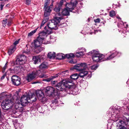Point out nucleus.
I'll return each instance as SVG.
<instances>
[{
    "instance_id": "1",
    "label": "nucleus",
    "mask_w": 129,
    "mask_h": 129,
    "mask_svg": "<svg viewBox=\"0 0 129 129\" xmlns=\"http://www.w3.org/2000/svg\"><path fill=\"white\" fill-rule=\"evenodd\" d=\"M72 81L67 80H63L57 84V81H51V84L53 86L56 87V89L58 90L65 91V87L70 88L72 84Z\"/></svg>"
},
{
    "instance_id": "2",
    "label": "nucleus",
    "mask_w": 129,
    "mask_h": 129,
    "mask_svg": "<svg viewBox=\"0 0 129 129\" xmlns=\"http://www.w3.org/2000/svg\"><path fill=\"white\" fill-rule=\"evenodd\" d=\"M50 43L49 41H47L45 42L44 41H43L38 38L34 40L32 43V45L33 47L36 50L37 53H38L42 51L44 49L40 47L42 44H46Z\"/></svg>"
},
{
    "instance_id": "3",
    "label": "nucleus",
    "mask_w": 129,
    "mask_h": 129,
    "mask_svg": "<svg viewBox=\"0 0 129 129\" xmlns=\"http://www.w3.org/2000/svg\"><path fill=\"white\" fill-rule=\"evenodd\" d=\"M89 54L92 55V58L94 62H99L104 61L103 60L104 56L102 54L99 53L97 51L93 50L89 52Z\"/></svg>"
},
{
    "instance_id": "4",
    "label": "nucleus",
    "mask_w": 129,
    "mask_h": 129,
    "mask_svg": "<svg viewBox=\"0 0 129 129\" xmlns=\"http://www.w3.org/2000/svg\"><path fill=\"white\" fill-rule=\"evenodd\" d=\"M129 122V115L126 114L123 115L122 120H120L116 123V126L118 129H122L125 128L124 126L129 125L127 122Z\"/></svg>"
},
{
    "instance_id": "5",
    "label": "nucleus",
    "mask_w": 129,
    "mask_h": 129,
    "mask_svg": "<svg viewBox=\"0 0 129 129\" xmlns=\"http://www.w3.org/2000/svg\"><path fill=\"white\" fill-rule=\"evenodd\" d=\"M30 100L33 102L35 101L36 100V98L35 95L32 94L30 98L28 97V95H23L20 99L21 104L23 106H25L27 104L28 100Z\"/></svg>"
},
{
    "instance_id": "6",
    "label": "nucleus",
    "mask_w": 129,
    "mask_h": 129,
    "mask_svg": "<svg viewBox=\"0 0 129 129\" xmlns=\"http://www.w3.org/2000/svg\"><path fill=\"white\" fill-rule=\"evenodd\" d=\"M13 99H6L4 100L1 104L2 108L5 110L10 109L14 104Z\"/></svg>"
},
{
    "instance_id": "7",
    "label": "nucleus",
    "mask_w": 129,
    "mask_h": 129,
    "mask_svg": "<svg viewBox=\"0 0 129 129\" xmlns=\"http://www.w3.org/2000/svg\"><path fill=\"white\" fill-rule=\"evenodd\" d=\"M74 9V6L72 3L67 4L66 7L62 10L61 12V14L64 16L69 15L70 12H72Z\"/></svg>"
},
{
    "instance_id": "8",
    "label": "nucleus",
    "mask_w": 129,
    "mask_h": 129,
    "mask_svg": "<svg viewBox=\"0 0 129 129\" xmlns=\"http://www.w3.org/2000/svg\"><path fill=\"white\" fill-rule=\"evenodd\" d=\"M45 91L46 94L48 96L52 95L53 94L55 96H57L60 95V93L55 90L53 87L48 86L46 88L45 90Z\"/></svg>"
},
{
    "instance_id": "9",
    "label": "nucleus",
    "mask_w": 129,
    "mask_h": 129,
    "mask_svg": "<svg viewBox=\"0 0 129 129\" xmlns=\"http://www.w3.org/2000/svg\"><path fill=\"white\" fill-rule=\"evenodd\" d=\"M44 29L45 30H47L48 31H50V33L51 34L52 29L57 30L58 29V27L55 23L53 22V21L52 20L51 22H49L47 26H45Z\"/></svg>"
},
{
    "instance_id": "10",
    "label": "nucleus",
    "mask_w": 129,
    "mask_h": 129,
    "mask_svg": "<svg viewBox=\"0 0 129 129\" xmlns=\"http://www.w3.org/2000/svg\"><path fill=\"white\" fill-rule=\"evenodd\" d=\"M46 30V32L43 31L39 33V36L37 38L43 41H44L45 42H46L47 41H45V38L48 35L50 34L51 33L50 31H48L47 30Z\"/></svg>"
},
{
    "instance_id": "11",
    "label": "nucleus",
    "mask_w": 129,
    "mask_h": 129,
    "mask_svg": "<svg viewBox=\"0 0 129 129\" xmlns=\"http://www.w3.org/2000/svg\"><path fill=\"white\" fill-rule=\"evenodd\" d=\"M40 70H39L36 72H33L31 74H28L26 77V79L28 82L35 78L38 75L40 74Z\"/></svg>"
},
{
    "instance_id": "12",
    "label": "nucleus",
    "mask_w": 129,
    "mask_h": 129,
    "mask_svg": "<svg viewBox=\"0 0 129 129\" xmlns=\"http://www.w3.org/2000/svg\"><path fill=\"white\" fill-rule=\"evenodd\" d=\"M36 94L38 99L43 103H45L47 99L44 97V94L41 91H39L36 92Z\"/></svg>"
},
{
    "instance_id": "13",
    "label": "nucleus",
    "mask_w": 129,
    "mask_h": 129,
    "mask_svg": "<svg viewBox=\"0 0 129 129\" xmlns=\"http://www.w3.org/2000/svg\"><path fill=\"white\" fill-rule=\"evenodd\" d=\"M67 80L71 81H72V80ZM72 83H73L72 82ZM73 84H72V87H71L70 88H69L70 89H68L67 90V91H66L67 90L66 89V90L64 92H65L66 93L67 92V93L69 94H72L74 95H76L78 93V89L77 87H75L73 88H72L73 87Z\"/></svg>"
},
{
    "instance_id": "14",
    "label": "nucleus",
    "mask_w": 129,
    "mask_h": 129,
    "mask_svg": "<svg viewBox=\"0 0 129 129\" xmlns=\"http://www.w3.org/2000/svg\"><path fill=\"white\" fill-rule=\"evenodd\" d=\"M120 112L119 110L115 109L113 112V114L109 113V116L110 117V116H111V117L112 118V119L114 121H118L117 118L119 117V113Z\"/></svg>"
},
{
    "instance_id": "15",
    "label": "nucleus",
    "mask_w": 129,
    "mask_h": 129,
    "mask_svg": "<svg viewBox=\"0 0 129 129\" xmlns=\"http://www.w3.org/2000/svg\"><path fill=\"white\" fill-rule=\"evenodd\" d=\"M26 61V56L23 55H21L19 58L16 60V64L18 65H22L25 63Z\"/></svg>"
},
{
    "instance_id": "16",
    "label": "nucleus",
    "mask_w": 129,
    "mask_h": 129,
    "mask_svg": "<svg viewBox=\"0 0 129 129\" xmlns=\"http://www.w3.org/2000/svg\"><path fill=\"white\" fill-rule=\"evenodd\" d=\"M11 79L14 85L18 86L20 84V79L18 76L13 75Z\"/></svg>"
},
{
    "instance_id": "17",
    "label": "nucleus",
    "mask_w": 129,
    "mask_h": 129,
    "mask_svg": "<svg viewBox=\"0 0 129 129\" xmlns=\"http://www.w3.org/2000/svg\"><path fill=\"white\" fill-rule=\"evenodd\" d=\"M53 7H52V5H50L49 7H44V9L45 10L44 15L46 16H49L50 15Z\"/></svg>"
},
{
    "instance_id": "18",
    "label": "nucleus",
    "mask_w": 129,
    "mask_h": 129,
    "mask_svg": "<svg viewBox=\"0 0 129 129\" xmlns=\"http://www.w3.org/2000/svg\"><path fill=\"white\" fill-rule=\"evenodd\" d=\"M121 54V53L120 52H115L114 53H112V54L110 55L108 57H105L104 56L103 60L104 61L110 60L113 58L117 55H118L119 56L120 55V54Z\"/></svg>"
},
{
    "instance_id": "19",
    "label": "nucleus",
    "mask_w": 129,
    "mask_h": 129,
    "mask_svg": "<svg viewBox=\"0 0 129 129\" xmlns=\"http://www.w3.org/2000/svg\"><path fill=\"white\" fill-rule=\"evenodd\" d=\"M58 100L57 99H55L52 101L51 104L50 105V106L52 109H56V106L58 105Z\"/></svg>"
},
{
    "instance_id": "20",
    "label": "nucleus",
    "mask_w": 129,
    "mask_h": 129,
    "mask_svg": "<svg viewBox=\"0 0 129 129\" xmlns=\"http://www.w3.org/2000/svg\"><path fill=\"white\" fill-rule=\"evenodd\" d=\"M13 124L16 129H20L23 127L22 123H18L17 122V121L14 122Z\"/></svg>"
},
{
    "instance_id": "21",
    "label": "nucleus",
    "mask_w": 129,
    "mask_h": 129,
    "mask_svg": "<svg viewBox=\"0 0 129 129\" xmlns=\"http://www.w3.org/2000/svg\"><path fill=\"white\" fill-rule=\"evenodd\" d=\"M61 19L60 17H56L54 18V19L52 20L53 21V22H54L55 23V24H56L57 25H61V24L60 25L59 24V23H60V20H61Z\"/></svg>"
},
{
    "instance_id": "22",
    "label": "nucleus",
    "mask_w": 129,
    "mask_h": 129,
    "mask_svg": "<svg viewBox=\"0 0 129 129\" xmlns=\"http://www.w3.org/2000/svg\"><path fill=\"white\" fill-rule=\"evenodd\" d=\"M82 71L78 75L79 77L81 78H83L84 76H86L88 72L87 71H84V70L81 71Z\"/></svg>"
},
{
    "instance_id": "23",
    "label": "nucleus",
    "mask_w": 129,
    "mask_h": 129,
    "mask_svg": "<svg viewBox=\"0 0 129 129\" xmlns=\"http://www.w3.org/2000/svg\"><path fill=\"white\" fill-rule=\"evenodd\" d=\"M16 49V46H11L9 49L8 53L9 55H11L15 51Z\"/></svg>"
},
{
    "instance_id": "24",
    "label": "nucleus",
    "mask_w": 129,
    "mask_h": 129,
    "mask_svg": "<svg viewBox=\"0 0 129 129\" xmlns=\"http://www.w3.org/2000/svg\"><path fill=\"white\" fill-rule=\"evenodd\" d=\"M33 59L34 61V63L35 64L38 63L40 61V59L39 56H35L33 57Z\"/></svg>"
},
{
    "instance_id": "25",
    "label": "nucleus",
    "mask_w": 129,
    "mask_h": 129,
    "mask_svg": "<svg viewBox=\"0 0 129 129\" xmlns=\"http://www.w3.org/2000/svg\"><path fill=\"white\" fill-rule=\"evenodd\" d=\"M55 53L54 52H50L48 54V57L50 59L54 58L56 56Z\"/></svg>"
},
{
    "instance_id": "26",
    "label": "nucleus",
    "mask_w": 129,
    "mask_h": 129,
    "mask_svg": "<svg viewBox=\"0 0 129 129\" xmlns=\"http://www.w3.org/2000/svg\"><path fill=\"white\" fill-rule=\"evenodd\" d=\"M47 63L45 62L42 63L39 66L40 68L42 69H46L47 68Z\"/></svg>"
},
{
    "instance_id": "27",
    "label": "nucleus",
    "mask_w": 129,
    "mask_h": 129,
    "mask_svg": "<svg viewBox=\"0 0 129 129\" xmlns=\"http://www.w3.org/2000/svg\"><path fill=\"white\" fill-rule=\"evenodd\" d=\"M78 51L80 52L83 55H84L86 52V50L84 48L82 47L79 48L78 49Z\"/></svg>"
},
{
    "instance_id": "28",
    "label": "nucleus",
    "mask_w": 129,
    "mask_h": 129,
    "mask_svg": "<svg viewBox=\"0 0 129 129\" xmlns=\"http://www.w3.org/2000/svg\"><path fill=\"white\" fill-rule=\"evenodd\" d=\"M56 58L58 59H64L65 58V55L62 53H58L57 54Z\"/></svg>"
},
{
    "instance_id": "29",
    "label": "nucleus",
    "mask_w": 129,
    "mask_h": 129,
    "mask_svg": "<svg viewBox=\"0 0 129 129\" xmlns=\"http://www.w3.org/2000/svg\"><path fill=\"white\" fill-rule=\"evenodd\" d=\"M80 64L81 68L82 69V71H83V70H84L87 68V65L85 63H80Z\"/></svg>"
},
{
    "instance_id": "30",
    "label": "nucleus",
    "mask_w": 129,
    "mask_h": 129,
    "mask_svg": "<svg viewBox=\"0 0 129 129\" xmlns=\"http://www.w3.org/2000/svg\"><path fill=\"white\" fill-rule=\"evenodd\" d=\"M73 68L78 71H82V69L81 68L80 63L77 64L76 65L74 66Z\"/></svg>"
},
{
    "instance_id": "31",
    "label": "nucleus",
    "mask_w": 129,
    "mask_h": 129,
    "mask_svg": "<svg viewBox=\"0 0 129 129\" xmlns=\"http://www.w3.org/2000/svg\"><path fill=\"white\" fill-rule=\"evenodd\" d=\"M79 77V75L77 74H75L74 75H72L70 78L72 80H75L77 79Z\"/></svg>"
},
{
    "instance_id": "32",
    "label": "nucleus",
    "mask_w": 129,
    "mask_h": 129,
    "mask_svg": "<svg viewBox=\"0 0 129 129\" xmlns=\"http://www.w3.org/2000/svg\"><path fill=\"white\" fill-rule=\"evenodd\" d=\"M74 55L73 54L70 53L66 54L65 55V57H66L68 58H69L73 57H74Z\"/></svg>"
},
{
    "instance_id": "33",
    "label": "nucleus",
    "mask_w": 129,
    "mask_h": 129,
    "mask_svg": "<svg viewBox=\"0 0 129 129\" xmlns=\"http://www.w3.org/2000/svg\"><path fill=\"white\" fill-rule=\"evenodd\" d=\"M99 67V65L98 64H96L93 65L90 67V69L92 70H95Z\"/></svg>"
},
{
    "instance_id": "34",
    "label": "nucleus",
    "mask_w": 129,
    "mask_h": 129,
    "mask_svg": "<svg viewBox=\"0 0 129 129\" xmlns=\"http://www.w3.org/2000/svg\"><path fill=\"white\" fill-rule=\"evenodd\" d=\"M75 55V56L78 57H82L84 55L83 54H82V53H80V52L79 51L76 52Z\"/></svg>"
},
{
    "instance_id": "35",
    "label": "nucleus",
    "mask_w": 129,
    "mask_h": 129,
    "mask_svg": "<svg viewBox=\"0 0 129 129\" xmlns=\"http://www.w3.org/2000/svg\"><path fill=\"white\" fill-rule=\"evenodd\" d=\"M50 3V0H45L44 7L48 6V5Z\"/></svg>"
},
{
    "instance_id": "36",
    "label": "nucleus",
    "mask_w": 129,
    "mask_h": 129,
    "mask_svg": "<svg viewBox=\"0 0 129 129\" xmlns=\"http://www.w3.org/2000/svg\"><path fill=\"white\" fill-rule=\"evenodd\" d=\"M39 27H37V29L34 30L32 31L30 33H28V36H30L33 35L37 31V29H38Z\"/></svg>"
},
{
    "instance_id": "37",
    "label": "nucleus",
    "mask_w": 129,
    "mask_h": 129,
    "mask_svg": "<svg viewBox=\"0 0 129 129\" xmlns=\"http://www.w3.org/2000/svg\"><path fill=\"white\" fill-rule=\"evenodd\" d=\"M116 14L115 12L113 11H111L109 12V15L111 17H113Z\"/></svg>"
},
{
    "instance_id": "38",
    "label": "nucleus",
    "mask_w": 129,
    "mask_h": 129,
    "mask_svg": "<svg viewBox=\"0 0 129 129\" xmlns=\"http://www.w3.org/2000/svg\"><path fill=\"white\" fill-rule=\"evenodd\" d=\"M61 7H60V6H58V7H57V6H56L55 8L54 9V11H55V12H59L60 10V9Z\"/></svg>"
},
{
    "instance_id": "39",
    "label": "nucleus",
    "mask_w": 129,
    "mask_h": 129,
    "mask_svg": "<svg viewBox=\"0 0 129 129\" xmlns=\"http://www.w3.org/2000/svg\"><path fill=\"white\" fill-rule=\"evenodd\" d=\"M48 76V75L44 74H42L41 75H39V77L40 78H46Z\"/></svg>"
},
{
    "instance_id": "40",
    "label": "nucleus",
    "mask_w": 129,
    "mask_h": 129,
    "mask_svg": "<svg viewBox=\"0 0 129 129\" xmlns=\"http://www.w3.org/2000/svg\"><path fill=\"white\" fill-rule=\"evenodd\" d=\"M53 80L52 79V77L51 76L49 78L46 79L45 80H43V81H46L49 82L51 80Z\"/></svg>"
},
{
    "instance_id": "41",
    "label": "nucleus",
    "mask_w": 129,
    "mask_h": 129,
    "mask_svg": "<svg viewBox=\"0 0 129 129\" xmlns=\"http://www.w3.org/2000/svg\"><path fill=\"white\" fill-rule=\"evenodd\" d=\"M44 20L43 21H45V22L46 23L48 20V16H46L44 15Z\"/></svg>"
},
{
    "instance_id": "42",
    "label": "nucleus",
    "mask_w": 129,
    "mask_h": 129,
    "mask_svg": "<svg viewBox=\"0 0 129 129\" xmlns=\"http://www.w3.org/2000/svg\"><path fill=\"white\" fill-rule=\"evenodd\" d=\"M120 23L121 24V26H120V24H118V27H119L120 28H121V27H122V28H123L124 27V26L123 25L124 23H123V22L122 21H121Z\"/></svg>"
},
{
    "instance_id": "43",
    "label": "nucleus",
    "mask_w": 129,
    "mask_h": 129,
    "mask_svg": "<svg viewBox=\"0 0 129 129\" xmlns=\"http://www.w3.org/2000/svg\"><path fill=\"white\" fill-rule=\"evenodd\" d=\"M7 20L6 19V20H3L2 24L3 26L4 27H5L7 23Z\"/></svg>"
},
{
    "instance_id": "44",
    "label": "nucleus",
    "mask_w": 129,
    "mask_h": 129,
    "mask_svg": "<svg viewBox=\"0 0 129 129\" xmlns=\"http://www.w3.org/2000/svg\"><path fill=\"white\" fill-rule=\"evenodd\" d=\"M7 62L6 63L4 66L3 67V68L2 72L3 73H4V72H5V70L7 67Z\"/></svg>"
},
{
    "instance_id": "45",
    "label": "nucleus",
    "mask_w": 129,
    "mask_h": 129,
    "mask_svg": "<svg viewBox=\"0 0 129 129\" xmlns=\"http://www.w3.org/2000/svg\"><path fill=\"white\" fill-rule=\"evenodd\" d=\"M24 1L26 2V4L27 5H28L30 4L31 0H24Z\"/></svg>"
},
{
    "instance_id": "46",
    "label": "nucleus",
    "mask_w": 129,
    "mask_h": 129,
    "mask_svg": "<svg viewBox=\"0 0 129 129\" xmlns=\"http://www.w3.org/2000/svg\"><path fill=\"white\" fill-rule=\"evenodd\" d=\"M59 75V74H56L54 75H53V76H51V77H52V79H54V78H56V77H57Z\"/></svg>"
},
{
    "instance_id": "47",
    "label": "nucleus",
    "mask_w": 129,
    "mask_h": 129,
    "mask_svg": "<svg viewBox=\"0 0 129 129\" xmlns=\"http://www.w3.org/2000/svg\"><path fill=\"white\" fill-rule=\"evenodd\" d=\"M94 22L95 23H99L100 21V19L99 18H97L94 20Z\"/></svg>"
},
{
    "instance_id": "48",
    "label": "nucleus",
    "mask_w": 129,
    "mask_h": 129,
    "mask_svg": "<svg viewBox=\"0 0 129 129\" xmlns=\"http://www.w3.org/2000/svg\"><path fill=\"white\" fill-rule=\"evenodd\" d=\"M20 40H18L17 41H16L15 42H14V45H16L17 44H18L19 43V41Z\"/></svg>"
},
{
    "instance_id": "49",
    "label": "nucleus",
    "mask_w": 129,
    "mask_h": 129,
    "mask_svg": "<svg viewBox=\"0 0 129 129\" xmlns=\"http://www.w3.org/2000/svg\"><path fill=\"white\" fill-rule=\"evenodd\" d=\"M46 22H45V21H43L42 23L41 24V26H40V28H41V27L43 26L44 24Z\"/></svg>"
},
{
    "instance_id": "50",
    "label": "nucleus",
    "mask_w": 129,
    "mask_h": 129,
    "mask_svg": "<svg viewBox=\"0 0 129 129\" xmlns=\"http://www.w3.org/2000/svg\"><path fill=\"white\" fill-rule=\"evenodd\" d=\"M4 4L3 3H2L0 5V8H1V10H2L4 6Z\"/></svg>"
},
{
    "instance_id": "51",
    "label": "nucleus",
    "mask_w": 129,
    "mask_h": 129,
    "mask_svg": "<svg viewBox=\"0 0 129 129\" xmlns=\"http://www.w3.org/2000/svg\"><path fill=\"white\" fill-rule=\"evenodd\" d=\"M63 4V2L62 1H60L59 4L58 5V6H60V7L62 6Z\"/></svg>"
},
{
    "instance_id": "52",
    "label": "nucleus",
    "mask_w": 129,
    "mask_h": 129,
    "mask_svg": "<svg viewBox=\"0 0 129 129\" xmlns=\"http://www.w3.org/2000/svg\"><path fill=\"white\" fill-rule=\"evenodd\" d=\"M1 110L0 109V125L2 124L1 120L2 118H1Z\"/></svg>"
},
{
    "instance_id": "53",
    "label": "nucleus",
    "mask_w": 129,
    "mask_h": 129,
    "mask_svg": "<svg viewBox=\"0 0 129 129\" xmlns=\"http://www.w3.org/2000/svg\"><path fill=\"white\" fill-rule=\"evenodd\" d=\"M69 62L70 63L72 64H75L76 62V61L75 62H74L73 60H70Z\"/></svg>"
},
{
    "instance_id": "54",
    "label": "nucleus",
    "mask_w": 129,
    "mask_h": 129,
    "mask_svg": "<svg viewBox=\"0 0 129 129\" xmlns=\"http://www.w3.org/2000/svg\"><path fill=\"white\" fill-rule=\"evenodd\" d=\"M40 83V82H39L38 81H35V82H32L31 83L32 84H36L37 83Z\"/></svg>"
},
{
    "instance_id": "55",
    "label": "nucleus",
    "mask_w": 129,
    "mask_h": 129,
    "mask_svg": "<svg viewBox=\"0 0 129 129\" xmlns=\"http://www.w3.org/2000/svg\"><path fill=\"white\" fill-rule=\"evenodd\" d=\"M5 76L6 75H3L1 77V79L2 80L4 79L5 78Z\"/></svg>"
},
{
    "instance_id": "56",
    "label": "nucleus",
    "mask_w": 129,
    "mask_h": 129,
    "mask_svg": "<svg viewBox=\"0 0 129 129\" xmlns=\"http://www.w3.org/2000/svg\"><path fill=\"white\" fill-rule=\"evenodd\" d=\"M54 2V1H53V0H52V3L50 5H52V7H53V3Z\"/></svg>"
},
{
    "instance_id": "57",
    "label": "nucleus",
    "mask_w": 129,
    "mask_h": 129,
    "mask_svg": "<svg viewBox=\"0 0 129 129\" xmlns=\"http://www.w3.org/2000/svg\"><path fill=\"white\" fill-rule=\"evenodd\" d=\"M11 24V22H8V24H7V25L8 26H10V25Z\"/></svg>"
},
{
    "instance_id": "58",
    "label": "nucleus",
    "mask_w": 129,
    "mask_h": 129,
    "mask_svg": "<svg viewBox=\"0 0 129 129\" xmlns=\"http://www.w3.org/2000/svg\"><path fill=\"white\" fill-rule=\"evenodd\" d=\"M126 32H127L126 31H125L124 30L123 31H122V33H123L124 34H125Z\"/></svg>"
},
{
    "instance_id": "59",
    "label": "nucleus",
    "mask_w": 129,
    "mask_h": 129,
    "mask_svg": "<svg viewBox=\"0 0 129 129\" xmlns=\"http://www.w3.org/2000/svg\"><path fill=\"white\" fill-rule=\"evenodd\" d=\"M0 1L5 2L8 1V0H0Z\"/></svg>"
},
{
    "instance_id": "60",
    "label": "nucleus",
    "mask_w": 129,
    "mask_h": 129,
    "mask_svg": "<svg viewBox=\"0 0 129 129\" xmlns=\"http://www.w3.org/2000/svg\"><path fill=\"white\" fill-rule=\"evenodd\" d=\"M88 31H86V32H85V34L86 35V34H87V35L88 34Z\"/></svg>"
},
{
    "instance_id": "61",
    "label": "nucleus",
    "mask_w": 129,
    "mask_h": 129,
    "mask_svg": "<svg viewBox=\"0 0 129 129\" xmlns=\"http://www.w3.org/2000/svg\"><path fill=\"white\" fill-rule=\"evenodd\" d=\"M10 5L9 4H7L6 6V7H9V6Z\"/></svg>"
},
{
    "instance_id": "62",
    "label": "nucleus",
    "mask_w": 129,
    "mask_h": 129,
    "mask_svg": "<svg viewBox=\"0 0 129 129\" xmlns=\"http://www.w3.org/2000/svg\"><path fill=\"white\" fill-rule=\"evenodd\" d=\"M64 24H65L64 23H63L62 26H60V27H64V26L63 25H64Z\"/></svg>"
},
{
    "instance_id": "63",
    "label": "nucleus",
    "mask_w": 129,
    "mask_h": 129,
    "mask_svg": "<svg viewBox=\"0 0 129 129\" xmlns=\"http://www.w3.org/2000/svg\"><path fill=\"white\" fill-rule=\"evenodd\" d=\"M117 18L118 19H121L120 17H117Z\"/></svg>"
},
{
    "instance_id": "64",
    "label": "nucleus",
    "mask_w": 129,
    "mask_h": 129,
    "mask_svg": "<svg viewBox=\"0 0 129 129\" xmlns=\"http://www.w3.org/2000/svg\"><path fill=\"white\" fill-rule=\"evenodd\" d=\"M91 76H90V74H89V78H90V77H91Z\"/></svg>"
}]
</instances>
